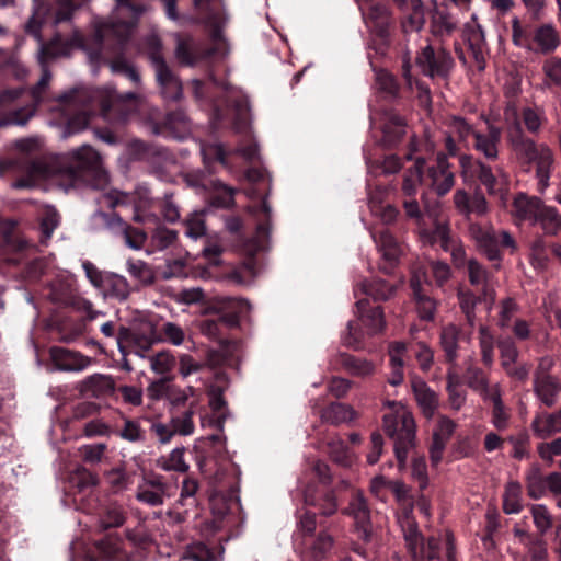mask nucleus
I'll list each match as a JSON object with an SVG mask.
<instances>
[{
	"label": "nucleus",
	"mask_w": 561,
	"mask_h": 561,
	"mask_svg": "<svg viewBox=\"0 0 561 561\" xmlns=\"http://www.w3.org/2000/svg\"><path fill=\"white\" fill-rule=\"evenodd\" d=\"M115 1L118 19L96 23L85 50L90 51L91 59L108 62L114 73L124 76L138 87L140 73L126 60L124 54L133 30L146 7L135 0Z\"/></svg>",
	"instance_id": "obj_1"
},
{
	"label": "nucleus",
	"mask_w": 561,
	"mask_h": 561,
	"mask_svg": "<svg viewBox=\"0 0 561 561\" xmlns=\"http://www.w3.org/2000/svg\"><path fill=\"white\" fill-rule=\"evenodd\" d=\"M30 172L37 178L59 176L73 187L89 186L104 190L108 184V173L102 159L89 144H83L70 154H51L36 158L31 162Z\"/></svg>",
	"instance_id": "obj_2"
},
{
	"label": "nucleus",
	"mask_w": 561,
	"mask_h": 561,
	"mask_svg": "<svg viewBox=\"0 0 561 561\" xmlns=\"http://www.w3.org/2000/svg\"><path fill=\"white\" fill-rule=\"evenodd\" d=\"M92 99L100 107L101 118L105 124L94 127L96 137L104 141L118 140V128L136 112L139 94L134 91L119 93L116 88L105 85L95 90Z\"/></svg>",
	"instance_id": "obj_3"
},
{
	"label": "nucleus",
	"mask_w": 561,
	"mask_h": 561,
	"mask_svg": "<svg viewBox=\"0 0 561 561\" xmlns=\"http://www.w3.org/2000/svg\"><path fill=\"white\" fill-rule=\"evenodd\" d=\"M389 409L383 415V430L394 443V454L400 467L405 466L408 453L414 447L416 425L411 411L401 401L387 400Z\"/></svg>",
	"instance_id": "obj_4"
},
{
	"label": "nucleus",
	"mask_w": 561,
	"mask_h": 561,
	"mask_svg": "<svg viewBox=\"0 0 561 561\" xmlns=\"http://www.w3.org/2000/svg\"><path fill=\"white\" fill-rule=\"evenodd\" d=\"M356 320H350L341 333V343L354 351L364 348L366 337L380 333L385 325L383 311L380 306H370L367 299L356 301Z\"/></svg>",
	"instance_id": "obj_5"
},
{
	"label": "nucleus",
	"mask_w": 561,
	"mask_h": 561,
	"mask_svg": "<svg viewBox=\"0 0 561 561\" xmlns=\"http://www.w3.org/2000/svg\"><path fill=\"white\" fill-rule=\"evenodd\" d=\"M512 41L515 46L528 51L550 55L560 45V35L550 23L534 27L530 24L523 25L518 18L512 20Z\"/></svg>",
	"instance_id": "obj_6"
},
{
	"label": "nucleus",
	"mask_w": 561,
	"mask_h": 561,
	"mask_svg": "<svg viewBox=\"0 0 561 561\" xmlns=\"http://www.w3.org/2000/svg\"><path fill=\"white\" fill-rule=\"evenodd\" d=\"M257 217L263 216L262 222L257 225L254 238L247 244V252L249 257L242 265L231 272L230 279L239 285H249L251 280L259 274V263L253 257L256 252L264 251L268 245L270 237V220L272 215L271 206L266 199L262 201L256 209Z\"/></svg>",
	"instance_id": "obj_7"
},
{
	"label": "nucleus",
	"mask_w": 561,
	"mask_h": 561,
	"mask_svg": "<svg viewBox=\"0 0 561 561\" xmlns=\"http://www.w3.org/2000/svg\"><path fill=\"white\" fill-rule=\"evenodd\" d=\"M402 80L403 83H401L394 75L385 69L376 70V84L379 99L389 105H404L411 98L414 83L421 92H425L427 95L430 94L428 88L423 82L412 77L411 65L408 61L402 66Z\"/></svg>",
	"instance_id": "obj_8"
},
{
	"label": "nucleus",
	"mask_w": 561,
	"mask_h": 561,
	"mask_svg": "<svg viewBox=\"0 0 561 561\" xmlns=\"http://www.w3.org/2000/svg\"><path fill=\"white\" fill-rule=\"evenodd\" d=\"M42 24L34 16L28 20L25 26L27 34L39 42V62L45 65L58 57L69 56L73 48L87 49L88 38L78 30L73 31L69 38L56 33L51 39L44 42L41 34Z\"/></svg>",
	"instance_id": "obj_9"
},
{
	"label": "nucleus",
	"mask_w": 561,
	"mask_h": 561,
	"mask_svg": "<svg viewBox=\"0 0 561 561\" xmlns=\"http://www.w3.org/2000/svg\"><path fill=\"white\" fill-rule=\"evenodd\" d=\"M401 505L397 522L402 530L405 546L415 559L424 557V539L412 515L413 504L409 499V490L401 481H392L390 490Z\"/></svg>",
	"instance_id": "obj_10"
},
{
	"label": "nucleus",
	"mask_w": 561,
	"mask_h": 561,
	"mask_svg": "<svg viewBox=\"0 0 561 561\" xmlns=\"http://www.w3.org/2000/svg\"><path fill=\"white\" fill-rule=\"evenodd\" d=\"M147 56L153 68L156 81L163 99L179 101L183 93L182 82L165 61L162 55V43L157 36L148 38Z\"/></svg>",
	"instance_id": "obj_11"
},
{
	"label": "nucleus",
	"mask_w": 561,
	"mask_h": 561,
	"mask_svg": "<svg viewBox=\"0 0 561 561\" xmlns=\"http://www.w3.org/2000/svg\"><path fill=\"white\" fill-rule=\"evenodd\" d=\"M415 64L423 76L433 81L443 82L450 80L456 67L455 59L447 48L432 44H427L417 51Z\"/></svg>",
	"instance_id": "obj_12"
},
{
	"label": "nucleus",
	"mask_w": 561,
	"mask_h": 561,
	"mask_svg": "<svg viewBox=\"0 0 561 561\" xmlns=\"http://www.w3.org/2000/svg\"><path fill=\"white\" fill-rule=\"evenodd\" d=\"M147 128L154 136L172 137L176 140H184L190 134V121L182 110L171 111L162 114L152 112L147 121Z\"/></svg>",
	"instance_id": "obj_13"
},
{
	"label": "nucleus",
	"mask_w": 561,
	"mask_h": 561,
	"mask_svg": "<svg viewBox=\"0 0 561 561\" xmlns=\"http://www.w3.org/2000/svg\"><path fill=\"white\" fill-rule=\"evenodd\" d=\"M213 124L219 126L224 123L227 113L231 115V125L237 134L249 136L251 133L252 114L250 101L247 95H237L229 101L228 108L211 103Z\"/></svg>",
	"instance_id": "obj_14"
},
{
	"label": "nucleus",
	"mask_w": 561,
	"mask_h": 561,
	"mask_svg": "<svg viewBox=\"0 0 561 561\" xmlns=\"http://www.w3.org/2000/svg\"><path fill=\"white\" fill-rule=\"evenodd\" d=\"M363 16L375 36L369 47L377 54L385 55L390 46V27L392 25L389 8L383 3H374L366 13H363Z\"/></svg>",
	"instance_id": "obj_15"
},
{
	"label": "nucleus",
	"mask_w": 561,
	"mask_h": 561,
	"mask_svg": "<svg viewBox=\"0 0 561 561\" xmlns=\"http://www.w3.org/2000/svg\"><path fill=\"white\" fill-rule=\"evenodd\" d=\"M201 154L205 165L213 171V164L217 162L222 165H229L238 160L254 162L259 159V146L256 142H247L229 158L225 153L222 142H201Z\"/></svg>",
	"instance_id": "obj_16"
},
{
	"label": "nucleus",
	"mask_w": 561,
	"mask_h": 561,
	"mask_svg": "<svg viewBox=\"0 0 561 561\" xmlns=\"http://www.w3.org/2000/svg\"><path fill=\"white\" fill-rule=\"evenodd\" d=\"M15 220L0 218V248L2 249V255L8 263L19 265L33 254L35 248L27 241L15 238Z\"/></svg>",
	"instance_id": "obj_17"
},
{
	"label": "nucleus",
	"mask_w": 561,
	"mask_h": 561,
	"mask_svg": "<svg viewBox=\"0 0 561 561\" xmlns=\"http://www.w3.org/2000/svg\"><path fill=\"white\" fill-rule=\"evenodd\" d=\"M426 211L434 224L435 234L433 236V243L439 242L444 251L450 252L454 265L457 268L468 266L469 260L467 259L462 243L451 237L447 220H440L438 218V206L434 208L427 206Z\"/></svg>",
	"instance_id": "obj_18"
},
{
	"label": "nucleus",
	"mask_w": 561,
	"mask_h": 561,
	"mask_svg": "<svg viewBox=\"0 0 561 561\" xmlns=\"http://www.w3.org/2000/svg\"><path fill=\"white\" fill-rule=\"evenodd\" d=\"M68 482L73 492V503L77 510H82L90 513L93 508L92 503L94 499V488L99 483L95 474L89 471L83 466L77 465L69 473Z\"/></svg>",
	"instance_id": "obj_19"
},
{
	"label": "nucleus",
	"mask_w": 561,
	"mask_h": 561,
	"mask_svg": "<svg viewBox=\"0 0 561 561\" xmlns=\"http://www.w3.org/2000/svg\"><path fill=\"white\" fill-rule=\"evenodd\" d=\"M216 45H208L203 39L191 35L178 36L175 57L181 65L194 66L201 61H209L218 54Z\"/></svg>",
	"instance_id": "obj_20"
},
{
	"label": "nucleus",
	"mask_w": 561,
	"mask_h": 561,
	"mask_svg": "<svg viewBox=\"0 0 561 561\" xmlns=\"http://www.w3.org/2000/svg\"><path fill=\"white\" fill-rule=\"evenodd\" d=\"M376 125L382 131L383 138L381 140H416L414 134L409 135L410 126L407 117L392 106L383 105L378 112Z\"/></svg>",
	"instance_id": "obj_21"
},
{
	"label": "nucleus",
	"mask_w": 561,
	"mask_h": 561,
	"mask_svg": "<svg viewBox=\"0 0 561 561\" xmlns=\"http://www.w3.org/2000/svg\"><path fill=\"white\" fill-rule=\"evenodd\" d=\"M50 79V71L44 68L39 81L30 91L32 103L26 107L12 111L9 115L0 114V128L10 125L25 124L34 115L38 104L43 102L44 93L48 88Z\"/></svg>",
	"instance_id": "obj_22"
},
{
	"label": "nucleus",
	"mask_w": 561,
	"mask_h": 561,
	"mask_svg": "<svg viewBox=\"0 0 561 561\" xmlns=\"http://www.w3.org/2000/svg\"><path fill=\"white\" fill-rule=\"evenodd\" d=\"M424 210L421 209L419 203L415 199H407L403 202V208L408 218L413 219L420 234V239L423 243L433 244L434 224L433 220L427 216L426 208H434L438 206V218L440 220H447L443 214L439 202L435 201L430 203L425 196H422Z\"/></svg>",
	"instance_id": "obj_23"
},
{
	"label": "nucleus",
	"mask_w": 561,
	"mask_h": 561,
	"mask_svg": "<svg viewBox=\"0 0 561 561\" xmlns=\"http://www.w3.org/2000/svg\"><path fill=\"white\" fill-rule=\"evenodd\" d=\"M410 286L420 318L427 321L433 320L436 311V301L427 295L430 284L424 267L413 266Z\"/></svg>",
	"instance_id": "obj_24"
},
{
	"label": "nucleus",
	"mask_w": 561,
	"mask_h": 561,
	"mask_svg": "<svg viewBox=\"0 0 561 561\" xmlns=\"http://www.w3.org/2000/svg\"><path fill=\"white\" fill-rule=\"evenodd\" d=\"M329 364L333 370H341L359 379L373 377L377 369L375 362L346 352H336L333 354Z\"/></svg>",
	"instance_id": "obj_25"
},
{
	"label": "nucleus",
	"mask_w": 561,
	"mask_h": 561,
	"mask_svg": "<svg viewBox=\"0 0 561 561\" xmlns=\"http://www.w3.org/2000/svg\"><path fill=\"white\" fill-rule=\"evenodd\" d=\"M518 153H525L526 159L536 163L538 190L542 193L549 186L550 169L552 165V153L546 148L538 149L535 142H514Z\"/></svg>",
	"instance_id": "obj_26"
},
{
	"label": "nucleus",
	"mask_w": 561,
	"mask_h": 561,
	"mask_svg": "<svg viewBox=\"0 0 561 561\" xmlns=\"http://www.w3.org/2000/svg\"><path fill=\"white\" fill-rule=\"evenodd\" d=\"M47 283L45 296L59 306H69L76 298V278L68 271L55 270Z\"/></svg>",
	"instance_id": "obj_27"
},
{
	"label": "nucleus",
	"mask_w": 561,
	"mask_h": 561,
	"mask_svg": "<svg viewBox=\"0 0 561 561\" xmlns=\"http://www.w3.org/2000/svg\"><path fill=\"white\" fill-rule=\"evenodd\" d=\"M460 162L465 181H468L470 178H477L486 187L489 194L502 191V180L493 174L490 167L470 157H462Z\"/></svg>",
	"instance_id": "obj_28"
},
{
	"label": "nucleus",
	"mask_w": 561,
	"mask_h": 561,
	"mask_svg": "<svg viewBox=\"0 0 561 561\" xmlns=\"http://www.w3.org/2000/svg\"><path fill=\"white\" fill-rule=\"evenodd\" d=\"M154 341L156 339L151 329L149 334L142 336L136 332L131 333L130 339L127 331H121L117 336V345L123 356V368L130 371L133 368L126 359L127 355L134 353L135 355L144 357V353L151 347Z\"/></svg>",
	"instance_id": "obj_29"
},
{
	"label": "nucleus",
	"mask_w": 561,
	"mask_h": 561,
	"mask_svg": "<svg viewBox=\"0 0 561 561\" xmlns=\"http://www.w3.org/2000/svg\"><path fill=\"white\" fill-rule=\"evenodd\" d=\"M370 236L376 243L385 264H388V266L385 265L382 268L388 271L389 267H392L397 263L401 255L402 245L386 228H374L370 230Z\"/></svg>",
	"instance_id": "obj_30"
},
{
	"label": "nucleus",
	"mask_w": 561,
	"mask_h": 561,
	"mask_svg": "<svg viewBox=\"0 0 561 561\" xmlns=\"http://www.w3.org/2000/svg\"><path fill=\"white\" fill-rule=\"evenodd\" d=\"M467 267L470 284L481 290L484 301L491 307L495 300L492 275L476 259H469Z\"/></svg>",
	"instance_id": "obj_31"
},
{
	"label": "nucleus",
	"mask_w": 561,
	"mask_h": 561,
	"mask_svg": "<svg viewBox=\"0 0 561 561\" xmlns=\"http://www.w3.org/2000/svg\"><path fill=\"white\" fill-rule=\"evenodd\" d=\"M135 496L140 503L149 506H160L168 496L167 484L160 477L145 478L138 484Z\"/></svg>",
	"instance_id": "obj_32"
},
{
	"label": "nucleus",
	"mask_w": 561,
	"mask_h": 561,
	"mask_svg": "<svg viewBox=\"0 0 561 561\" xmlns=\"http://www.w3.org/2000/svg\"><path fill=\"white\" fill-rule=\"evenodd\" d=\"M469 233L490 261L500 260L499 237L492 227L472 224Z\"/></svg>",
	"instance_id": "obj_33"
},
{
	"label": "nucleus",
	"mask_w": 561,
	"mask_h": 561,
	"mask_svg": "<svg viewBox=\"0 0 561 561\" xmlns=\"http://www.w3.org/2000/svg\"><path fill=\"white\" fill-rule=\"evenodd\" d=\"M432 188L439 195L447 194L455 184L454 173L449 170L447 157L437 154L436 164L428 168Z\"/></svg>",
	"instance_id": "obj_34"
},
{
	"label": "nucleus",
	"mask_w": 561,
	"mask_h": 561,
	"mask_svg": "<svg viewBox=\"0 0 561 561\" xmlns=\"http://www.w3.org/2000/svg\"><path fill=\"white\" fill-rule=\"evenodd\" d=\"M51 358L56 368L61 371H81L92 363L90 357L64 347H53Z\"/></svg>",
	"instance_id": "obj_35"
},
{
	"label": "nucleus",
	"mask_w": 561,
	"mask_h": 561,
	"mask_svg": "<svg viewBox=\"0 0 561 561\" xmlns=\"http://www.w3.org/2000/svg\"><path fill=\"white\" fill-rule=\"evenodd\" d=\"M560 391L561 383L558 378L550 374H535L534 392L542 404L547 407L554 405Z\"/></svg>",
	"instance_id": "obj_36"
},
{
	"label": "nucleus",
	"mask_w": 561,
	"mask_h": 561,
	"mask_svg": "<svg viewBox=\"0 0 561 561\" xmlns=\"http://www.w3.org/2000/svg\"><path fill=\"white\" fill-rule=\"evenodd\" d=\"M394 5L402 12H408L407 19L402 22L404 32L420 31L424 23V8L422 0H392Z\"/></svg>",
	"instance_id": "obj_37"
},
{
	"label": "nucleus",
	"mask_w": 561,
	"mask_h": 561,
	"mask_svg": "<svg viewBox=\"0 0 561 561\" xmlns=\"http://www.w3.org/2000/svg\"><path fill=\"white\" fill-rule=\"evenodd\" d=\"M411 387L423 415L432 419L438 408L437 394L422 379L413 378Z\"/></svg>",
	"instance_id": "obj_38"
},
{
	"label": "nucleus",
	"mask_w": 561,
	"mask_h": 561,
	"mask_svg": "<svg viewBox=\"0 0 561 561\" xmlns=\"http://www.w3.org/2000/svg\"><path fill=\"white\" fill-rule=\"evenodd\" d=\"M454 203L457 210L466 216L470 214L484 215L488 211V203L482 193L476 192L469 196L463 190L456 191Z\"/></svg>",
	"instance_id": "obj_39"
},
{
	"label": "nucleus",
	"mask_w": 561,
	"mask_h": 561,
	"mask_svg": "<svg viewBox=\"0 0 561 561\" xmlns=\"http://www.w3.org/2000/svg\"><path fill=\"white\" fill-rule=\"evenodd\" d=\"M543 204L539 197L519 193L514 198V215L517 219L529 221L533 225Z\"/></svg>",
	"instance_id": "obj_40"
},
{
	"label": "nucleus",
	"mask_w": 561,
	"mask_h": 561,
	"mask_svg": "<svg viewBox=\"0 0 561 561\" xmlns=\"http://www.w3.org/2000/svg\"><path fill=\"white\" fill-rule=\"evenodd\" d=\"M385 191L376 188L374 192L368 194V206L371 215L380 219L383 224L393 222L399 211L396 207L390 204L383 203Z\"/></svg>",
	"instance_id": "obj_41"
},
{
	"label": "nucleus",
	"mask_w": 561,
	"mask_h": 561,
	"mask_svg": "<svg viewBox=\"0 0 561 561\" xmlns=\"http://www.w3.org/2000/svg\"><path fill=\"white\" fill-rule=\"evenodd\" d=\"M394 287L383 279L374 278L370 282L363 280L354 287V295L357 297L359 293L373 298L374 300H387L392 296Z\"/></svg>",
	"instance_id": "obj_42"
},
{
	"label": "nucleus",
	"mask_w": 561,
	"mask_h": 561,
	"mask_svg": "<svg viewBox=\"0 0 561 561\" xmlns=\"http://www.w3.org/2000/svg\"><path fill=\"white\" fill-rule=\"evenodd\" d=\"M100 290L105 297L124 301L130 295V285L125 276L108 272Z\"/></svg>",
	"instance_id": "obj_43"
},
{
	"label": "nucleus",
	"mask_w": 561,
	"mask_h": 561,
	"mask_svg": "<svg viewBox=\"0 0 561 561\" xmlns=\"http://www.w3.org/2000/svg\"><path fill=\"white\" fill-rule=\"evenodd\" d=\"M407 346L403 342H394L389 346L391 373L388 382L391 386H399L403 382V355Z\"/></svg>",
	"instance_id": "obj_44"
},
{
	"label": "nucleus",
	"mask_w": 561,
	"mask_h": 561,
	"mask_svg": "<svg viewBox=\"0 0 561 561\" xmlns=\"http://www.w3.org/2000/svg\"><path fill=\"white\" fill-rule=\"evenodd\" d=\"M533 225H539L547 236H556L561 230V215L556 207L543 204Z\"/></svg>",
	"instance_id": "obj_45"
},
{
	"label": "nucleus",
	"mask_w": 561,
	"mask_h": 561,
	"mask_svg": "<svg viewBox=\"0 0 561 561\" xmlns=\"http://www.w3.org/2000/svg\"><path fill=\"white\" fill-rule=\"evenodd\" d=\"M322 422L332 425H339L352 421L355 417V411L344 403L333 402L321 411Z\"/></svg>",
	"instance_id": "obj_46"
},
{
	"label": "nucleus",
	"mask_w": 561,
	"mask_h": 561,
	"mask_svg": "<svg viewBox=\"0 0 561 561\" xmlns=\"http://www.w3.org/2000/svg\"><path fill=\"white\" fill-rule=\"evenodd\" d=\"M125 519L126 513L123 506L117 503H108L99 513V527L102 530L116 528L122 526Z\"/></svg>",
	"instance_id": "obj_47"
},
{
	"label": "nucleus",
	"mask_w": 561,
	"mask_h": 561,
	"mask_svg": "<svg viewBox=\"0 0 561 561\" xmlns=\"http://www.w3.org/2000/svg\"><path fill=\"white\" fill-rule=\"evenodd\" d=\"M467 382L468 386L473 389L476 392H478L483 400L486 401L488 397L491 396V393L496 389L500 390L501 387L499 383L489 385V381L486 379V376L484 373L478 368V367H469L467 370Z\"/></svg>",
	"instance_id": "obj_48"
},
{
	"label": "nucleus",
	"mask_w": 561,
	"mask_h": 561,
	"mask_svg": "<svg viewBox=\"0 0 561 561\" xmlns=\"http://www.w3.org/2000/svg\"><path fill=\"white\" fill-rule=\"evenodd\" d=\"M304 496L307 504L319 507L321 514L324 516H331L337 510V502L333 492L324 491L316 496L309 488L305 491Z\"/></svg>",
	"instance_id": "obj_49"
},
{
	"label": "nucleus",
	"mask_w": 561,
	"mask_h": 561,
	"mask_svg": "<svg viewBox=\"0 0 561 561\" xmlns=\"http://www.w3.org/2000/svg\"><path fill=\"white\" fill-rule=\"evenodd\" d=\"M335 543L334 537L328 531H320L309 545L308 553L313 561L324 560Z\"/></svg>",
	"instance_id": "obj_50"
},
{
	"label": "nucleus",
	"mask_w": 561,
	"mask_h": 561,
	"mask_svg": "<svg viewBox=\"0 0 561 561\" xmlns=\"http://www.w3.org/2000/svg\"><path fill=\"white\" fill-rule=\"evenodd\" d=\"M489 401L492 402L493 409L491 414V423L497 431H504L508 426L510 413L502 401V393L500 390H494L491 396L488 397Z\"/></svg>",
	"instance_id": "obj_51"
},
{
	"label": "nucleus",
	"mask_w": 561,
	"mask_h": 561,
	"mask_svg": "<svg viewBox=\"0 0 561 561\" xmlns=\"http://www.w3.org/2000/svg\"><path fill=\"white\" fill-rule=\"evenodd\" d=\"M127 273L141 285H151L154 282V271L142 260L128 259L126 261Z\"/></svg>",
	"instance_id": "obj_52"
},
{
	"label": "nucleus",
	"mask_w": 561,
	"mask_h": 561,
	"mask_svg": "<svg viewBox=\"0 0 561 561\" xmlns=\"http://www.w3.org/2000/svg\"><path fill=\"white\" fill-rule=\"evenodd\" d=\"M344 513L354 519V524L371 522L369 505L360 492L354 494Z\"/></svg>",
	"instance_id": "obj_53"
},
{
	"label": "nucleus",
	"mask_w": 561,
	"mask_h": 561,
	"mask_svg": "<svg viewBox=\"0 0 561 561\" xmlns=\"http://www.w3.org/2000/svg\"><path fill=\"white\" fill-rule=\"evenodd\" d=\"M522 508V485L516 481H511L506 484L503 494V511L506 514H517Z\"/></svg>",
	"instance_id": "obj_54"
},
{
	"label": "nucleus",
	"mask_w": 561,
	"mask_h": 561,
	"mask_svg": "<svg viewBox=\"0 0 561 561\" xmlns=\"http://www.w3.org/2000/svg\"><path fill=\"white\" fill-rule=\"evenodd\" d=\"M460 330L455 324H448L442 330L440 344L448 362H454L458 354Z\"/></svg>",
	"instance_id": "obj_55"
},
{
	"label": "nucleus",
	"mask_w": 561,
	"mask_h": 561,
	"mask_svg": "<svg viewBox=\"0 0 561 561\" xmlns=\"http://www.w3.org/2000/svg\"><path fill=\"white\" fill-rule=\"evenodd\" d=\"M184 447L174 448L168 456L158 459V467L164 471L186 472L190 466L184 460Z\"/></svg>",
	"instance_id": "obj_56"
},
{
	"label": "nucleus",
	"mask_w": 561,
	"mask_h": 561,
	"mask_svg": "<svg viewBox=\"0 0 561 561\" xmlns=\"http://www.w3.org/2000/svg\"><path fill=\"white\" fill-rule=\"evenodd\" d=\"M425 160L421 157L415 158V164L405 173L402 190L407 196H414L422 183V169Z\"/></svg>",
	"instance_id": "obj_57"
},
{
	"label": "nucleus",
	"mask_w": 561,
	"mask_h": 561,
	"mask_svg": "<svg viewBox=\"0 0 561 561\" xmlns=\"http://www.w3.org/2000/svg\"><path fill=\"white\" fill-rule=\"evenodd\" d=\"M117 435L129 443H145L146 431L137 419H124L123 426L117 431Z\"/></svg>",
	"instance_id": "obj_58"
},
{
	"label": "nucleus",
	"mask_w": 561,
	"mask_h": 561,
	"mask_svg": "<svg viewBox=\"0 0 561 561\" xmlns=\"http://www.w3.org/2000/svg\"><path fill=\"white\" fill-rule=\"evenodd\" d=\"M194 409L191 404L190 409L172 415L170 423L173 432L180 436H188L194 433L195 425L193 421Z\"/></svg>",
	"instance_id": "obj_59"
},
{
	"label": "nucleus",
	"mask_w": 561,
	"mask_h": 561,
	"mask_svg": "<svg viewBox=\"0 0 561 561\" xmlns=\"http://www.w3.org/2000/svg\"><path fill=\"white\" fill-rule=\"evenodd\" d=\"M118 221L122 227L121 233L126 247L135 251L141 250L148 240L147 233L142 229L126 225L121 219H118Z\"/></svg>",
	"instance_id": "obj_60"
},
{
	"label": "nucleus",
	"mask_w": 561,
	"mask_h": 561,
	"mask_svg": "<svg viewBox=\"0 0 561 561\" xmlns=\"http://www.w3.org/2000/svg\"><path fill=\"white\" fill-rule=\"evenodd\" d=\"M328 448L333 461L343 467L352 466L354 456L342 439L333 438L328 443Z\"/></svg>",
	"instance_id": "obj_61"
},
{
	"label": "nucleus",
	"mask_w": 561,
	"mask_h": 561,
	"mask_svg": "<svg viewBox=\"0 0 561 561\" xmlns=\"http://www.w3.org/2000/svg\"><path fill=\"white\" fill-rule=\"evenodd\" d=\"M530 513L534 524L540 534H546L553 525V518L547 506L543 504H534L530 506Z\"/></svg>",
	"instance_id": "obj_62"
},
{
	"label": "nucleus",
	"mask_w": 561,
	"mask_h": 561,
	"mask_svg": "<svg viewBox=\"0 0 561 561\" xmlns=\"http://www.w3.org/2000/svg\"><path fill=\"white\" fill-rule=\"evenodd\" d=\"M479 343L482 362L484 365L491 366L494 359V337L485 325L479 328Z\"/></svg>",
	"instance_id": "obj_63"
},
{
	"label": "nucleus",
	"mask_w": 561,
	"mask_h": 561,
	"mask_svg": "<svg viewBox=\"0 0 561 561\" xmlns=\"http://www.w3.org/2000/svg\"><path fill=\"white\" fill-rule=\"evenodd\" d=\"M542 70L547 79V87H561V58L551 57L547 59L542 66Z\"/></svg>",
	"instance_id": "obj_64"
}]
</instances>
